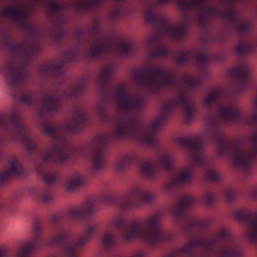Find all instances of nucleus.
<instances>
[{
	"instance_id": "nucleus-27",
	"label": "nucleus",
	"mask_w": 257,
	"mask_h": 257,
	"mask_svg": "<svg viewBox=\"0 0 257 257\" xmlns=\"http://www.w3.org/2000/svg\"><path fill=\"white\" fill-rule=\"evenodd\" d=\"M57 102L52 96H46L43 101L44 108L48 111H53L56 108Z\"/></svg>"
},
{
	"instance_id": "nucleus-31",
	"label": "nucleus",
	"mask_w": 257,
	"mask_h": 257,
	"mask_svg": "<svg viewBox=\"0 0 257 257\" xmlns=\"http://www.w3.org/2000/svg\"><path fill=\"white\" fill-rule=\"evenodd\" d=\"M220 96L221 92L220 91H213L204 99V103L206 105H209L218 99L220 97Z\"/></svg>"
},
{
	"instance_id": "nucleus-46",
	"label": "nucleus",
	"mask_w": 257,
	"mask_h": 257,
	"mask_svg": "<svg viewBox=\"0 0 257 257\" xmlns=\"http://www.w3.org/2000/svg\"><path fill=\"white\" fill-rule=\"evenodd\" d=\"M157 37L156 36H151L148 38L145 41L146 46H150L153 45L157 40Z\"/></svg>"
},
{
	"instance_id": "nucleus-40",
	"label": "nucleus",
	"mask_w": 257,
	"mask_h": 257,
	"mask_svg": "<svg viewBox=\"0 0 257 257\" xmlns=\"http://www.w3.org/2000/svg\"><path fill=\"white\" fill-rule=\"evenodd\" d=\"M114 240V238L112 236L109 234H105L103 238V244L104 246H107L111 244Z\"/></svg>"
},
{
	"instance_id": "nucleus-9",
	"label": "nucleus",
	"mask_w": 257,
	"mask_h": 257,
	"mask_svg": "<svg viewBox=\"0 0 257 257\" xmlns=\"http://www.w3.org/2000/svg\"><path fill=\"white\" fill-rule=\"evenodd\" d=\"M177 105H181L184 108L185 115L187 119H189L192 116L193 113L192 105L184 97H179L171 102L164 104L162 109L163 111H167Z\"/></svg>"
},
{
	"instance_id": "nucleus-5",
	"label": "nucleus",
	"mask_w": 257,
	"mask_h": 257,
	"mask_svg": "<svg viewBox=\"0 0 257 257\" xmlns=\"http://www.w3.org/2000/svg\"><path fill=\"white\" fill-rule=\"evenodd\" d=\"M215 135V132L212 131H207L204 132L201 135L197 138L187 141L188 156L194 164L200 165L201 163L202 158L199 149L202 141Z\"/></svg>"
},
{
	"instance_id": "nucleus-15",
	"label": "nucleus",
	"mask_w": 257,
	"mask_h": 257,
	"mask_svg": "<svg viewBox=\"0 0 257 257\" xmlns=\"http://www.w3.org/2000/svg\"><path fill=\"white\" fill-rule=\"evenodd\" d=\"M145 190L141 186H135L131 188L127 192L126 197L123 200V203H125L128 207L133 206L132 202L135 200L140 201Z\"/></svg>"
},
{
	"instance_id": "nucleus-13",
	"label": "nucleus",
	"mask_w": 257,
	"mask_h": 257,
	"mask_svg": "<svg viewBox=\"0 0 257 257\" xmlns=\"http://www.w3.org/2000/svg\"><path fill=\"white\" fill-rule=\"evenodd\" d=\"M27 13V10L25 8L21 6L6 7L2 12V14L4 17L17 19L25 18Z\"/></svg>"
},
{
	"instance_id": "nucleus-29",
	"label": "nucleus",
	"mask_w": 257,
	"mask_h": 257,
	"mask_svg": "<svg viewBox=\"0 0 257 257\" xmlns=\"http://www.w3.org/2000/svg\"><path fill=\"white\" fill-rule=\"evenodd\" d=\"M238 251L233 248H223L219 252V257H237Z\"/></svg>"
},
{
	"instance_id": "nucleus-30",
	"label": "nucleus",
	"mask_w": 257,
	"mask_h": 257,
	"mask_svg": "<svg viewBox=\"0 0 257 257\" xmlns=\"http://www.w3.org/2000/svg\"><path fill=\"white\" fill-rule=\"evenodd\" d=\"M204 0H182L180 7L182 9H189L201 4Z\"/></svg>"
},
{
	"instance_id": "nucleus-24",
	"label": "nucleus",
	"mask_w": 257,
	"mask_h": 257,
	"mask_svg": "<svg viewBox=\"0 0 257 257\" xmlns=\"http://www.w3.org/2000/svg\"><path fill=\"white\" fill-rule=\"evenodd\" d=\"M251 71L247 66L236 67L232 68L230 71L231 75L243 79L248 77Z\"/></svg>"
},
{
	"instance_id": "nucleus-41",
	"label": "nucleus",
	"mask_w": 257,
	"mask_h": 257,
	"mask_svg": "<svg viewBox=\"0 0 257 257\" xmlns=\"http://www.w3.org/2000/svg\"><path fill=\"white\" fill-rule=\"evenodd\" d=\"M146 19L148 21L151 22L153 21L155 16V13L151 9L148 8L145 12Z\"/></svg>"
},
{
	"instance_id": "nucleus-44",
	"label": "nucleus",
	"mask_w": 257,
	"mask_h": 257,
	"mask_svg": "<svg viewBox=\"0 0 257 257\" xmlns=\"http://www.w3.org/2000/svg\"><path fill=\"white\" fill-rule=\"evenodd\" d=\"M61 6L57 3H52L50 5L49 11L51 12H54L60 10Z\"/></svg>"
},
{
	"instance_id": "nucleus-10",
	"label": "nucleus",
	"mask_w": 257,
	"mask_h": 257,
	"mask_svg": "<svg viewBox=\"0 0 257 257\" xmlns=\"http://www.w3.org/2000/svg\"><path fill=\"white\" fill-rule=\"evenodd\" d=\"M192 173V169L190 167L185 168L182 170L178 172L175 175L172 181L164 186V190L165 191H168L170 186L173 185L182 184L186 183L191 178Z\"/></svg>"
},
{
	"instance_id": "nucleus-51",
	"label": "nucleus",
	"mask_w": 257,
	"mask_h": 257,
	"mask_svg": "<svg viewBox=\"0 0 257 257\" xmlns=\"http://www.w3.org/2000/svg\"><path fill=\"white\" fill-rule=\"evenodd\" d=\"M224 196L227 201H228L234 196V193L230 190H227L224 193Z\"/></svg>"
},
{
	"instance_id": "nucleus-4",
	"label": "nucleus",
	"mask_w": 257,
	"mask_h": 257,
	"mask_svg": "<svg viewBox=\"0 0 257 257\" xmlns=\"http://www.w3.org/2000/svg\"><path fill=\"white\" fill-rule=\"evenodd\" d=\"M173 82L171 75L160 68L150 69L143 79L144 85L153 87H168Z\"/></svg>"
},
{
	"instance_id": "nucleus-56",
	"label": "nucleus",
	"mask_w": 257,
	"mask_h": 257,
	"mask_svg": "<svg viewBox=\"0 0 257 257\" xmlns=\"http://www.w3.org/2000/svg\"><path fill=\"white\" fill-rule=\"evenodd\" d=\"M187 83L191 85H194L196 84V81L193 77L189 76L187 78Z\"/></svg>"
},
{
	"instance_id": "nucleus-43",
	"label": "nucleus",
	"mask_w": 257,
	"mask_h": 257,
	"mask_svg": "<svg viewBox=\"0 0 257 257\" xmlns=\"http://www.w3.org/2000/svg\"><path fill=\"white\" fill-rule=\"evenodd\" d=\"M220 174L217 171H213L210 173L207 178L211 180H216L220 177Z\"/></svg>"
},
{
	"instance_id": "nucleus-28",
	"label": "nucleus",
	"mask_w": 257,
	"mask_h": 257,
	"mask_svg": "<svg viewBox=\"0 0 257 257\" xmlns=\"http://www.w3.org/2000/svg\"><path fill=\"white\" fill-rule=\"evenodd\" d=\"M252 109L254 110L253 114L246 118V122L247 123L253 124L257 123V97H256L251 105Z\"/></svg>"
},
{
	"instance_id": "nucleus-3",
	"label": "nucleus",
	"mask_w": 257,
	"mask_h": 257,
	"mask_svg": "<svg viewBox=\"0 0 257 257\" xmlns=\"http://www.w3.org/2000/svg\"><path fill=\"white\" fill-rule=\"evenodd\" d=\"M249 146L235 148L232 153V161L234 165L246 168L251 163L257 154V148L254 145L257 144V131L251 136Z\"/></svg>"
},
{
	"instance_id": "nucleus-1",
	"label": "nucleus",
	"mask_w": 257,
	"mask_h": 257,
	"mask_svg": "<svg viewBox=\"0 0 257 257\" xmlns=\"http://www.w3.org/2000/svg\"><path fill=\"white\" fill-rule=\"evenodd\" d=\"M160 221L158 215L134 220L129 229L122 232V237L125 240L140 238L150 243H155L160 238V233L156 228Z\"/></svg>"
},
{
	"instance_id": "nucleus-54",
	"label": "nucleus",
	"mask_w": 257,
	"mask_h": 257,
	"mask_svg": "<svg viewBox=\"0 0 257 257\" xmlns=\"http://www.w3.org/2000/svg\"><path fill=\"white\" fill-rule=\"evenodd\" d=\"M8 255V250L5 247H0V257H7Z\"/></svg>"
},
{
	"instance_id": "nucleus-63",
	"label": "nucleus",
	"mask_w": 257,
	"mask_h": 257,
	"mask_svg": "<svg viewBox=\"0 0 257 257\" xmlns=\"http://www.w3.org/2000/svg\"><path fill=\"white\" fill-rule=\"evenodd\" d=\"M218 153L219 155H222V154H223V152H222V148L221 147H220L218 151Z\"/></svg>"
},
{
	"instance_id": "nucleus-33",
	"label": "nucleus",
	"mask_w": 257,
	"mask_h": 257,
	"mask_svg": "<svg viewBox=\"0 0 257 257\" xmlns=\"http://www.w3.org/2000/svg\"><path fill=\"white\" fill-rule=\"evenodd\" d=\"M22 143L27 147L28 150H32L37 146L36 142L30 137L23 135L22 138Z\"/></svg>"
},
{
	"instance_id": "nucleus-2",
	"label": "nucleus",
	"mask_w": 257,
	"mask_h": 257,
	"mask_svg": "<svg viewBox=\"0 0 257 257\" xmlns=\"http://www.w3.org/2000/svg\"><path fill=\"white\" fill-rule=\"evenodd\" d=\"M162 122V119L158 118L154 120L151 125L146 124L136 128L130 122H120L116 124L114 134L118 137L132 136L139 138L145 143L151 144L155 140L154 132Z\"/></svg>"
},
{
	"instance_id": "nucleus-20",
	"label": "nucleus",
	"mask_w": 257,
	"mask_h": 257,
	"mask_svg": "<svg viewBox=\"0 0 257 257\" xmlns=\"http://www.w3.org/2000/svg\"><path fill=\"white\" fill-rule=\"evenodd\" d=\"M0 73L5 77L11 76L12 81L20 80L23 76L22 72L15 71L11 65H6L0 68Z\"/></svg>"
},
{
	"instance_id": "nucleus-62",
	"label": "nucleus",
	"mask_w": 257,
	"mask_h": 257,
	"mask_svg": "<svg viewBox=\"0 0 257 257\" xmlns=\"http://www.w3.org/2000/svg\"><path fill=\"white\" fill-rule=\"evenodd\" d=\"M247 26L246 25L241 26L240 28V31H243L244 30L247 29Z\"/></svg>"
},
{
	"instance_id": "nucleus-6",
	"label": "nucleus",
	"mask_w": 257,
	"mask_h": 257,
	"mask_svg": "<svg viewBox=\"0 0 257 257\" xmlns=\"http://www.w3.org/2000/svg\"><path fill=\"white\" fill-rule=\"evenodd\" d=\"M98 227V225L97 223L88 225L86 227L85 234L74 243L72 247H65L63 248V251L65 257H75L77 248L87 242Z\"/></svg>"
},
{
	"instance_id": "nucleus-57",
	"label": "nucleus",
	"mask_w": 257,
	"mask_h": 257,
	"mask_svg": "<svg viewBox=\"0 0 257 257\" xmlns=\"http://www.w3.org/2000/svg\"><path fill=\"white\" fill-rule=\"evenodd\" d=\"M188 57V54L186 53L181 54L179 56L178 59V61L179 63H182L184 60L186 59Z\"/></svg>"
},
{
	"instance_id": "nucleus-11",
	"label": "nucleus",
	"mask_w": 257,
	"mask_h": 257,
	"mask_svg": "<svg viewBox=\"0 0 257 257\" xmlns=\"http://www.w3.org/2000/svg\"><path fill=\"white\" fill-rule=\"evenodd\" d=\"M21 170L20 165L17 159L10 162V166L0 173V183L7 181L12 176L18 174Z\"/></svg>"
},
{
	"instance_id": "nucleus-21",
	"label": "nucleus",
	"mask_w": 257,
	"mask_h": 257,
	"mask_svg": "<svg viewBox=\"0 0 257 257\" xmlns=\"http://www.w3.org/2000/svg\"><path fill=\"white\" fill-rule=\"evenodd\" d=\"M63 153V150L59 145L53 144L50 151L43 155L42 158L43 161H47L52 159L55 157H57L59 161H62L63 159L61 157V155Z\"/></svg>"
},
{
	"instance_id": "nucleus-37",
	"label": "nucleus",
	"mask_w": 257,
	"mask_h": 257,
	"mask_svg": "<svg viewBox=\"0 0 257 257\" xmlns=\"http://www.w3.org/2000/svg\"><path fill=\"white\" fill-rule=\"evenodd\" d=\"M113 72V68L110 67L108 66L107 67H105L103 71L101 72L99 78L101 80H102L103 79H105L107 78L110 75L112 74Z\"/></svg>"
},
{
	"instance_id": "nucleus-64",
	"label": "nucleus",
	"mask_w": 257,
	"mask_h": 257,
	"mask_svg": "<svg viewBox=\"0 0 257 257\" xmlns=\"http://www.w3.org/2000/svg\"><path fill=\"white\" fill-rule=\"evenodd\" d=\"M167 1L168 0H158L159 3H164V2H165Z\"/></svg>"
},
{
	"instance_id": "nucleus-25",
	"label": "nucleus",
	"mask_w": 257,
	"mask_h": 257,
	"mask_svg": "<svg viewBox=\"0 0 257 257\" xmlns=\"http://www.w3.org/2000/svg\"><path fill=\"white\" fill-rule=\"evenodd\" d=\"M92 163L95 170L102 168L104 165V154L102 151L95 152L92 156Z\"/></svg>"
},
{
	"instance_id": "nucleus-58",
	"label": "nucleus",
	"mask_w": 257,
	"mask_h": 257,
	"mask_svg": "<svg viewBox=\"0 0 257 257\" xmlns=\"http://www.w3.org/2000/svg\"><path fill=\"white\" fill-rule=\"evenodd\" d=\"M198 59L200 62H203L208 59V56L205 54H200L198 56Z\"/></svg>"
},
{
	"instance_id": "nucleus-59",
	"label": "nucleus",
	"mask_w": 257,
	"mask_h": 257,
	"mask_svg": "<svg viewBox=\"0 0 257 257\" xmlns=\"http://www.w3.org/2000/svg\"><path fill=\"white\" fill-rule=\"evenodd\" d=\"M146 255L144 252H139L135 254L133 257H146Z\"/></svg>"
},
{
	"instance_id": "nucleus-53",
	"label": "nucleus",
	"mask_w": 257,
	"mask_h": 257,
	"mask_svg": "<svg viewBox=\"0 0 257 257\" xmlns=\"http://www.w3.org/2000/svg\"><path fill=\"white\" fill-rule=\"evenodd\" d=\"M124 219L120 217H116L113 221V223L116 225H120L123 223Z\"/></svg>"
},
{
	"instance_id": "nucleus-47",
	"label": "nucleus",
	"mask_w": 257,
	"mask_h": 257,
	"mask_svg": "<svg viewBox=\"0 0 257 257\" xmlns=\"http://www.w3.org/2000/svg\"><path fill=\"white\" fill-rule=\"evenodd\" d=\"M43 132L46 134L52 135L55 130L51 126H45L43 128Z\"/></svg>"
},
{
	"instance_id": "nucleus-19",
	"label": "nucleus",
	"mask_w": 257,
	"mask_h": 257,
	"mask_svg": "<svg viewBox=\"0 0 257 257\" xmlns=\"http://www.w3.org/2000/svg\"><path fill=\"white\" fill-rule=\"evenodd\" d=\"M163 33L166 36L173 38H179L185 33V29L182 26H166L163 30Z\"/></svg>"
},
{
	"instance_id": "nucleus-26",
	"label": "nucleus",
	"mask_w": 257,
	"mask_h": 257,
	"mask_svg": "<svg viewBox=\"0 0 257 257\" xmlns=\"http://www.w3.org/2000/svg\"><path fill=\"white\" fill-rule=\"evenodd\" d=\"M134 159L133 155H128L117 161L114 164L115 170L118 172L122 171L127 165L134 161Z\"/></svg>"
},
{
	"instance_id": "nucleus-34",
	"label": "nucleus",
	"mask_w": 257,
	"mask_h": 257,
	"mask_svg": "<svg viewBox=\"0 0 257 257\" xmlns=\"http://www.w3.org/2000/svg\"><path fill=\"white\" fill-rule=\"evenodd\" d=\"M194 201V198L191 195H186L184 196L180 202L181 207H185L192 204Z\"/></svg>"
},
{
	"instance_id": "nucleus-55",
	"label": "nucleus",
	"mask_w": 257,
	"mask_h": 257,
	"mask_svg": "<svg viewBox=\"0 0 257 257\" xmlns=\"http://www.w3.org/2000/svg\"><path fill=\"white\" fill-rule=\"evenodd\" d=\"M167 52L166 48H162L155 52L156 55H165Z\"/></svg>"
},
{
	"instance_id": "nucleus-22",
	"label": "nucleus",
	"mask_w": 257,
	"mask_h": 257,
	"mask_svg": "<svg viewBox=\"0 0 257 257\" xmlns=\"http://www.w3.org/2000/svg\"><path fill=\"white\" fill-rule=\"evenodd\" d=\"M110 46L111 43L109 41H99L91 48L89 54L93 57L97 56L105 49H108Z\"/></svg>"
},
{
	"instance_id": "nucleus-61",
	"label": "nucleus",
	"mask_w": 257,
	"mask_h": 257,
	"mask_svg": "<svg viewBox=\"0 0 257 257\" xmlns=\"http://www.w3.org/2000/svg\"><path fill=\"white\" fill-rule=\"evenodd\" d=\"M91 147L90 146H86L84 148V151H89L91 149Z\"/></svg>"
},
{
	"instance_id": "nucleus-39",
	"label": "nucleus",
	"mask_w": 257,
	"mask_h": 257,
	"mask_svg": "<svg viewBox=\"0 0 257 257\" xmlns=\"http://www.w3.org/2000/svg\"><path fill=\"white\" fill-rule=\"evenodd\" d=\"M67 233L66 232H61L59 234L54 236L50 240L51 243H56L62 240L66 236Z\"/></svg>"
},
{
	"instance_id": "nucleus-60",
	"label": "nucleus",
	"mask_w": 257,
	"mask_h": 257,
	"mask_svg": "<svg viewBox=\"0 0 257 257\" xmlns=\"http://www.w3.org/2000/svg\"><path fill=\"white\" fill-rule=\"evenodd\" d=\"M251 195L252 197H257V189L254 190L251 193Z\"/></svg>"
},
{
	"instance_id": "nucleus-42",
	"label": "nucleus",
	"mask_w": 257,
	"mask_h": 257,
	"mask_svg": "<svg viewBox=\"0 0 257 257\" xmlns=\"http://www.w3.org/2000/svg\"><path fill=\"white\" fill-rule=\"evenodd\" d=\"M56 178V175L52 173H47L44 176V180L47 183H50Z\"/></svg>"
},
{
	"instance_id": "nucleus-36",
	"label": "nucleus",
	"mask_w": 257,
	"mask_h": 257,
	"mask_svg": "<svg viewBox=\"0 0 257 257\" xmlns=\"http://www.w3.org/2000/svg\"><path fill=\"white\" fill-rule=\"evenodd\" d=\"M154 198V196L146 190L145 191L143 195L141 198L140 202L142 203H149L151 202Z\"/></svg>"
},
{
	"instance_id": "nucleus-7",
	"label": "nucleus",
	"mask_w": 257,
	"mask_h": 257,
	"mask_svg": "<svg viewBox=\"0 0 257 257\" xmlns=\"http://www.w3.org/2000/svg\"><path fill=\"white\" fill-rule=\"evenodd\" d=\"M117 108L122 110H126L137 108L140 106L141 99L129 97L126 95L124 87L118 88L117 92Z\"/></svg>"
},
{
	"instance_id": "nucleus-48",
	"label": "nucleus",
	"mask_w": 257,
	"mask_h": 257,
	"mask_svg": "<svg viewBox=\"0 0 257 257\" xmlns=\"http://www.w3.org/2000/svg\"><path fill=\"white\" fill-rule=\"evenodd\" d=\"M229 234V232L226 229L221 230L217 235L218 238H223L227 236Z\"/></svg>"
},
{
	"instance_id": "nucleus-18",
	"label": "nucleus",
	"mask_w": 257,
	"mask_h": 257,
	"mask_svg": "<svg viewBox=\"0 0 257 257\" xmlns=\"http://www.w3.org/2000/svg\"><path fill=\"white\" fill-rule=\"evenodd\" d=\"M86 182V178L83 175L80 174H75L68 180L66 188L67 190L72 191L84 185Z\"/></svg>"
},
{
	"instance_id": "nucleus-8",
	"label": "nucleus",
	"mask_w": 257,
	"mask_h": 257,
	"mask_svg": "<svg viewBox=\"0 0 257 257\" xmlns=\"http://www.w3.org/2000/svg\"><path fill=\"white\" fill-rule=\"evenodd\" d=\"M174 156L170 154H166L162 156L159 160L158 164H155L150 161L142 162L140 164V170L144 175H149L155 168L157 165L168 168L174 161Z\"/></svg>"
},
{
	"instance_id": "nucleus-14",
	"label": "nucleus",
	"mask_w": 257,
	"mask_h": 257,
	"mask_svg": "<svg viewBox=\"0 0 257 257\" xmlns=\"http://www.w3.org/2000/svg\"><path fill=\"white\" fill-rule=\"evenodd\" d=\"M203 242L198 240H192L189 243L185 244L183 247L178 248L175 252V257L185 255L187 257H193L194 250L197 245L202 244Z\"/></svg>"
},
{
	"instance_id": "nucleus-35",
	"label": "nucleus",
	"mask_w": 257,
	"mask_h": 257,
	"mask_svg": "<svg viewBox=\"0 0 257 257\" xmlns=\"http://www.w3.org/2000/svg\"><path fill=\"white\" fill-rule=\"evenodd\" d=\"M117 48L119 53L126 54L131 51V46L128 44L121 43L117 45Z\"/></svg>"
},
{
	"instance_id": "nucleus-12",
	"label": "nucleus",
	"mask_w": 257,
	"mask_h": 257,
	"mask_svg": "<svg viewBox=\"0 0 257 257\" xmlns=\"http://www.w3.org/2000/svg\"><path fill=\"white\" fill-rule=\"evenodd\" d=\"M239 116L238 109L234 105H222L220 108L219 117L226 121H232Z\"/></svg>"
},
{
	"instance_id": "nucleus-23",
	"label": "nucleus",
	"mask_w": 257,
	"mask_h": 257,
	"mask_svg": "<svg viewBox=\"0 0 257 257\" xmlns=\"http://www.w3.org/2000/svg\"><path fill=\"white\" fill-rule=\"evenodd\" d=\"M247 235L250 240L257 239V214L254 215L248 221Z\"/></svg>"
},
{
	"instance_id": "nucleus-16",
	"label": "nucleus",
	"mask_w": 257,
	"mask_h": 257,
	"mask_svg": "<svg viewBox=\"0 0 257 257\" xmlns=\"http://www.w3.org/2000/svg\"><path fill=\"white\" fill-rule=\"evenodd\" d=\"M40 246L37 240L28 242L16 251L15 257H28Z\"/></svg>"
},
{
	"instance_id": "nucleus-50",
	"label": "nucleus",
	"mask_w": 257,
	"mask_h": 257,
	"mask_svg": "<svg viewBox=\"0 0 257 257\" xmlns=\"http://www.w3.org/2000/svg\"><path fill=\"white\" fill-rule=\"evenodd\" d=\"M21 100L24 103H29L31 100V97L29 94H24L21 96Z\"/></svg>"
},
{
	"instance_id": "nucleus-52",
	"label": "nucleus",
	"mask_w": 257,
	"mask_h": 257,
	"mask_svg": "<svg viewBox=\"0 0 257 257\" xmlns=\"http://www.w3.org/2000/svg\"><path fill=\"white\" fill-rule=\"evenodd\" d=\"M42 200L45 203H48L52 200V197L50 194H46L43 196Z\"/></svg>"
},
{
	"instance_id": "nucleus-38",
	"label": "nucleus",
	"mask_w": 257,
	"mask_h": 257,
	"mask_svg": "<svg viewBox=\"0 0 257 257\" xmlns=\"http://www.w3.org/2000/svg\"><path fill=\"white\" fill-rule=\"evenodd\" d=\"M203 199L206 204L209 205H211L215 200V197L212 193L207 192L205 194L203 197Z\"/></svg>"
},
{
	"instance_id": "nucleus-17",
	"label": "nucleus",
	"mask_w": 257,
	"mask_h": 257,
	"mask_svg": "<svg viewBox=\"0 0 257 257\" xmlns=\"http://www.w3.org/2000/svg\"><path fill=\"white\" fill-rule=\"evenodd\" d=\"M0 125L8 126L9 128L12 132L14 137L16 138V135L22 133V128L20 124L13 120H10L6 114L0 115Z\"/></svg>"
},
{
	"instance_id": "nucleus-45",
	"label": "nucleus",
	"mask_w": 257,
	"mask_h": 257,
	"mask_svg": "<svg viewBox=\"0 0 257 257\" xmlns=\"http://www.w3.org/2000/svg\"><path fill=\"white\" fill-rule=\"evenodd\" d=\"M247 48V47L244 44H239L236 47L235 52L236 53L240 54L245 52Z\"/></svg>"
},
{
	"instance_id": "nucleus-49",
	"label": "nucleus",
	"mask_w": 257,
	"mask_h": 257,
	"mask_svg": "<svg viewBox=\"0 0 257 257\" xmlns=\"http://www.w3.org/2000/svg\"><path fill=\"white\" fill-rule=\"evenodd\" d=\"M77 125V122L75 120H71L67 122L66 128L67 130L70 131L72 128L75 127Z\"/></svg>"
},
{
	"instance_id": "nucleus-32",
	"label": "nucleus",
	"mask_w": 257,
	"mask_h": 257,
	"mask_svg": "<svg viewBox=\"0 0 257 257\" xmlns=\"http://www.w3.org/2000/svg\"><path fill=\"white\" fill-rule=\"evenodd\" d=\"M94 210V208H93L92 210L87 208V210L84 211L81 207H77L71 209L69 212V215L73 218H76L81 216L85 212L90 213Z\"/></svg>"
}]
</instances>
